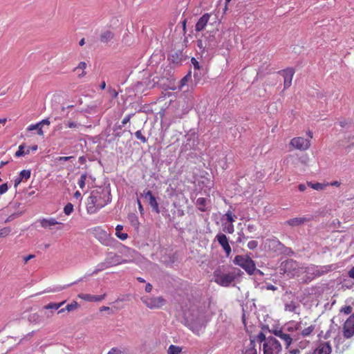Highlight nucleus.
Instances as JSON below:
<instances>
[{"label": "nucleus", "mask_w": 354, "mask_h": 354, "mask_svg": "<svg viewBox=\"0 0 354 354\" xmlns=\"http://www.w3.org/2000/svg\"><path fill=\"white\" fill-rule=\"evenodd\" d=\"M315 325H311V326H308V328H304L301 333V335L304 337L309 336L312 333V332L315 330Z\"/></svg>", "instance_id": "obj_41"}, {"label": "nucleus", "mask_w": 354, "mask_h": 354, "mask_svg": "<svg viewBox=\"0 0 354 354\" xmlns=\"http://www.w3.org/2000/svg\"><path fill=\"white\" fill-rule=\"evenodd\" d=\"M10 232V229L9 227H3L0 230V237H6Z\"/></svg>", "instance_id": "obj_52"}, {"label": "nucleus", "mask_w": 354, "mask_h": 354, "mask_svg": "<svg viewBox=\"0 0 354 354\" xmlns=\"http://www.w3.org/2000/svg\"><path fill=\"white\" fill-rule=\"evenodd\" d=\"M123 230L122 225H118L115 227V236L120 240L124 241L128 238L127 233H122L121 230Z\"/></svg>", "instance_id": "obj_30"}, {"label": "nucleus", "mask_w": 354, "mask_h": 354, "mask_svg": "<svg viewBox=\"0 0 354 354\" xmlns=\"http://www.w3.org/2000/svg\"><path fill=\"white\" fill-rule=\"evenodd\" d=\"M64 123L66 127H68L71 129H78L80 127H81V124L80 123L73 122V121H64Z\"/></svg>", "instance_id": "obj_43"}, {"label": "nucleus", "mask_w": 354, "mask_h": 354, "mask_svg": "<svg viewBox=\"0 0 354 354\" xmlns=\"http://www.w3.org/2000/svg\"><path fill=\"white\" fill-rule=\"evenodd\" d=\"M102 207L100 205L99 203L95 198V196L91 193L90 196L87 199L86 203V211L89 214H93L97 212V210L101 209Z\"/></svg>", "instance_id": "obj_15"}, {"label": "nucleus", "mask_w": 354, "mask_h": 354, "mask_svg": "<svg viewBox=\"0 0 354 354\" xmlns=\"http://www.w3.org/2000/svg\"><path fill=\"white\" fill-rule=\"evenodd\" d=\"M44 124H46V125L50 124V121H49L48 118L44 119L35 124H30V126H28L27 130L28 131H33L35 129H38V135L43 136L44 131L42 130L41 126Z\"/></svg>", "instance_id": "obj_23"}, {"label": "nucleus", "mask_w": 354, "mask_h": 354, "mask_svg": "<svg viewBox=\"0 0 354 354\" xmlns=\"http://www.w3.org/2000/svg\"><path fill=\"white\" fill-rule=\"evenodd\" d=\"M298 269V263L292 259L283 261L280 266V270L288 276H295L297 273Z\"/></svg>", "instance_id": "obj_7"}, {"label": "nucleus", "mask_w": 354, "mask_h": 354, "mask_svg": "<svg viewBox=\"0 0 354 354\" xmlns=\"http://www.w3.org/2000/svg\"><path fill=\"white\" fill-rule=\"evenodd\" d=\"M107 91L112 98H116L118 97V93L116 91L115 88L109 87Z\"/></svg>", "instance_id": "obj_54"}, {"label": "nucleus", "mask_w": 354, "mask_h": 354, "mask_svg": "<svg viewBox=\"0 0 354 354\" xmlns=\"http://www.w3.org/2000/svg\"><path fill=\"white\" fill-rule=\"evenodd\" d=\"M134 134L136 138L142 143H146L147 142V138L142 134L141 130L136 131Z\"/></svg>", "instance_id": "obj_40"}, {"label": "nucleus", "mask_w": 354, "mask_h": 354, "mask_svg": "<svg viewBox=\"0 0 354 354\" xmlns=\"http://www.w3.org/2000/svg\"><path fill=\"white\" fill-rule=\"evenodd\" d=\"M187 58V56L183 53V50H178L171 52L168 54L167 59L175 66H180Z\"/></svg>", "instance_id": "obj_10"}, {"label": "nucleus", "mask_w": 354, "mask_h": 354, "mask_svg": "<svg viewBox=\"0 0 354 354\" xmlns=\"http://www.w3.org/2000/svg\"><path fill=\"white\" fill-rule=\"evenodd\" d=\"M87 178V174H82L80 176V178L78 180V185L81 189H83L85 187V181Z\"/></svg>", "instance_id": "obj_45"}, {"label": "nucleus", "mask_w": 354, "mask_h": 354, "mask_svg": "<svg viewBox=\"0 0 354 354\" xmlns=\"http://www.w3.org/2000/svg\"><path fill=\"white\" fill-rule=\"evenodd\" d=\"M258 241H250L248 242V248L250 249V250H255L257 247H258Z\"/></svg>", "instance_id": "obj_50"}, {"label": "nucleus", "mask_w": 354, "mask_h": 354, "mask_svg": "<svg viewBox=\"0 0 354 354\" xmlns=\"http://www.w3.org/2000/svg\"><path fill=\"white\" fill-rule=\"evenodd\" d=\"M42 312L44 313V315L47 318L51 317L53 315V314H54V312L53 310H48H48H44Z\"/></svg>", "instance_id": "obj_62"}, {"label": "nucleus", "mask_w": 354, "mask_h": 354, "mask_svg": "<svg viewBox=\"0 0 354 354\" xmlns=\"http://www.w3.org/2000/svg\"><path fill=\"white\" fill-rule=\"evenodd\" d=\"M127 218H128V220H129V223H131V225L136 230H138L140 223H139L138 217L137 216V215L134 213H130L128 214Z\"/></svg>", "instance_id": "obj_29"}, {"label": "nucleus", "mask_w": 354, "mask_h": 354, "mask_svg": "<svg viewBox=\"0 0 354 354\" xmlns=\"http://www.w3.org/2000/svg\"><path fill=\"white\" fill-rule=\"evenodd\" d=\"M308 185H310L313 189H316V190L323 189V185L319 183H309Z\"/></svg>", "instance_id": "obj_56"}, {"label": "nucleus", "mask_w": 354, "mask_h": 354, "mask_svg": "<svg viewBox=\"0 0 354 354\" xmlns=\"http://www.w3.org/2000/svg\"><path fill=\"white\" fill-rule=\"evenodd\" d=\"M352 307L351 306H345L341 309V312H344L345 314L348 315L352 312Z\"/></svg>", "instance_id": "obj_59"}, {"label": "nucleus", "mask_w": 354, "mask_h": 354, "mask_svg": "<svg viewBox=\"0 0 354 354\" xmlns=\"http://www.w3.org/2000/svg\"><path fill=\"white\" fill-rule=\"evenodd\" d=\"M242 274L243 272L239 268H234L227 273H223L221 270L217 269L214 272V281L221 286L227 287Z\"/></svg>", "instance_id": "obj_1"}, {"label": "nucleus", "mask_w": 354, "mask_h": 354, "mask_svg": "<svg viewBox=\"0 0 354 354\" xmlns=\"http://www.w3.org/2000/svg\"><path fill=\"white\" fill-rule=\"evenodd\" d=\"M108 268H111L109 264L106 263V259L104 261L99 263L97 266V268L93 271V274H97V272L104 270Z\"/></svg>", "instance_id": "obj_34"}, {"label": "nucleus", "mask_w": 354, "mask_h": 354, "mask_svg": "<svg viewBox=\"0 0 354 354\" xmlns=\"http://www.w3.org/2000/svg\"><path fill=\"white\" fill-rule=\"evenodd\" d=\"M255 341L250 339L248 347L243 351V354H257V349L255 348Z\"/></svg>", "instance_id": "obj_31"}, {"label": "nucleus", "mask_w": 354, "mask_h": 354, "mask_svg": "<svg viewBox=\"0 0 354 354\" xmlns=\"http://www.w3.org/2000/svg\"><path fill=\"white\" fill-rule=\"evenodd\" d=\"M257 340L261 343H266L268 341V337H266L265 334L263 332H260L257 335Z\"/></svg>", "instance_id": "obj_48"}, {"label": "nucleus", "mask_w": 354, "mask_h": 354, "mask_svg": "<svg viewBox=\"0 0 354 354\" xmlns=\"http://www.w3.org/2000/svg\"><path fill=\"white\" fill-rule=\"evenodd\" d=\"M133 115H134V113H131V114L126 115L122 121V125L124 126L125 124H127L130 121V120Z\"/></svg>", "instance_id": "obj_60"}, {"label": "nucleus", "mask_w": 354, "mask_h": 354, "mask_svg": "<svg viewBox=\"0 0 354 354\" xmlns=\"http://www.w3.org/2000/svg\"><path fill=\"white\" fill-rule=\"evenodd\" d=\"M108 354H124V352L118 348H112Z\"/></svg>", "instance_id": "obj_57"}, {"label": "nucleus", "mask_w": 354, "mask_h": 354, "mask_svg": "<svg viewBox=\"0 0 354 354\" xmlns=\"http://www.w3.org/2000/svg\"><path fill=\"white\" fill-rule=\"evenodd\" d=\"M78 297L85 301L99 302L105 298L106 295L104 294L101 295H92L90 294H80Z\"/></svg>", "instance_id": "obj_22"}, {"label": "nucleus", "mask_w": 354, "mask_h": 354, "mask_svg": "<svg viewBox=\"0 0 354 354\" xmlns=\"http://www.w3.org/2000/svg\"><path fill=\"white\" fill-rule=\"evenodd\" d=\"M185 325L194 333H198L205 326L204 317L199 312H192L185 317Z\"/></svg>", "instance_id": "obj_2"}, {"label": "nucleus", "mask_w": 354, "mask_h": 354, "mask_svg": "<svg viewBox=\"0 0 354 354\" xmlns=\"http://www.w3.org/2000/svg\"><path fill=\"white\" fill-rule=\"evenodd\" d=\"M19 176L23 178L24 181L28 180L31 176L30 169H24L19 172Z\"/></svg>", "instance_id": "obj_38"}, {"label": "nucleus", "mask_w": 354, "mask_h": 354, "mask_svg": "<svg viewBox=\"0 0 354 354\" xmlns=\"http://www.w3.org/2000/svg\"><path fill=\"white\" fill-rule=\"evenodd\" d=\"M192 64L194 66V71H201V66L199 64V62L196 60V58L192 57L191 59Z\"/></svg>", "instance_id": "obj_47"}, {"label": "nucleus", "mask_w": 354, "mask_h": 354, "mask_svg": "<svg viewBox=\"0 0 354 354\" xmlns=\"http://www.w3.org/2000/svg\"><path fill=\"white\" fill-rule=\"evenodd\" d=\"M252 274L255 275L257 277V276L263 277V272L261 270L257 269L256 268V264H255L254 265V270L251 272L249 275H252Z\"/></svg>", "instance_id": "obj_55"}, {"label": "nucleus", "mask_w": 354, "mask_h": 354, "mask_svg": "<svg viewBox=\"0 0 354 354\" xmlns=\"http://www.w3.org/2000/svg\"><path fill=\"white\" fill-rule=\"evenodd\" d=\"M312 219V216L296 217L286 221L285 224L291 227H297L303 225L304 223L310 222Z\"/></svg>", "instance_id": "obj_17"}, {"label": "nucleus", "mask_w": 354, "mask_h": 354, "mask_svg": "<svg viewBox=\"0 0 354 354\" xmlns=\"http://www.w3.org/2000/svg\"><path fill=\"white\" fill-rule=\"evenodd\" d=\"M195 141L191 138L187 140V143L183 146L182 151H187L194 148Z\"/></svg>", "instance_id": "obj_35"}, {"label": "nucleus", "mask_w": 354, "mask_h": 354, "mask_svg": "<svg viewBox=\"0 0 354 354\" xmlns=\"http://www.w3.org/2000/svg\"><path fill=\"white\" fill-rule=\"evenodd\" d=\"M285 308L286 310L294 312L296 309V305H295V302L291 301L290 304H286Z\"/></svg>", "instance_id": "obj_49"}, {"label": "nucleus", "mask_w": 354, "mask_h": 354, "mask_svg": "<svg viewBox=\"0 0 354 354\" xmlns=\"http://www.w3.org/2000/svg\"><path fill=\"white\" fill-rule=\"evenodd\" d=\"M295 71L293 68L288 67L278 71V73L283 77V89L288 88L292 84V80Z\"/></svg>", "instance_id": "obj_11"}, {"label": "nucleus", "mask_w": 354, "mask_h": 354, "mask_svg": "<svg viewBox=\"0 0 354 354\" xmlns=\"http://www.w3.org/2000/svg\"><path fill=\"white\" fill-rule=\"evenodd\" d=\"M65 302H66V301H63L59 302V303L50 302V303L42 307L41 311L50 310H53L54 312V310H57L61 306H62Z\"/></svg>", "instance_id": "obj_26"}, {"label": "nucleus", "mask_w": 354, "mask_h": 354, "mask_svg": "<svg viewBox=\"0 0 354 354\" xmlns=\"http://www.w3.org/2000/svg\"><path fill=\"white\" fill-rule=\"evenodd\" d=\"M73 211V205L68 203L64 207V212L66 215H70Z\"/></svg>", "instance_id": "obj_44"}, {"label": "nucleus", "mask_w": 354, "mask_h": 354, "mask_svg": "<svg viewBox=\"0 0 354 354\" xmlns=\"http://www.w3.org/2000/svg\"><path fill=\"white\" fill-rule=\"evenodd\" d=\"M215 239L218 242L220 245L223 248V250L225 251L226 256L229 257L232 249L229 244V240L225 234L223 233H218Z\"/></svg>", "instance_id": "obj_16"}, {"label": "nucleus", "mask_w": 354, "mask_h": 354, "mask_svg": "<svg viewBox=\"0 0 354 354\" xmlns=\"http://www.w3.org/2000/svg\"><path fill=\"white\" fill-rule=\"evenodd\" d=\"M272 333L281 338V339H283L286 342V348H288V347L290 346L292 342V339L290 336V335L284 333L281 329H275L272 331Z\"/></svg>", "instance_id": "obj_21"}, {"label": "nucleus", "mask_w": 354, "mask_h": 354, "mask_svg": "<svg viewBox=\"0 0 354 354\" xmlns=\"http://www.w3.org/2000/svg\"><path fill=\"white\" fill-rule=\"evenodd\" d=\"M191 74H192V72L189 71V73L180 80V85H179L180 88H182L184 86H185L187 84V83L188 82V81H189L191 80V77H192Z\"/></svg>", "instance_id": "obj_37"}, {"label": "nucleus", "mask_w": 354, "mask_h": 354, "mask_svg": "<svg viewBox=\"0 0 354 354\" xmlns=\"http://www.w3.org/2000/svg\"><path fill=\"white\" fill-rule=\"evenodd\" d=\"M205 39V42L208 45V48H214L217 46V42L216 41V37L214 34L209 33L207 36L204 35Z\"/></svg>", "instance_id": "obj_27"}, {"label": "nucleus", "mask_w": 354, "mask_h": 354, "mask_svg": "<svg viewBox=\"0 0 354 354\" xmlns=\"http://www.w3.org/2000/svg\"><path fill=\"white\" fill-rule=\"evenodd\" d=\"M234 263L244 269L248 274L254 270L255 263L248 256L236 255L234 257Z\"/></svg>", "instance_id": "obj_5"}, {"label": "nucleus", "mask_w": 354, "mask_h": 354, "mask_svg": "<svg viewBox=\"0 0 354 354\" xmlns=\"http://www.w3.org/2000/svg\"><path fill=\"white\" fill-rule=\"evenodd\" d=\"M197 46L203 52L205 51V48H208V45L206 44V42L205 41V44H204V42L203 41V40L201 39H198L197 41Z\"/></svg>", "instance_id": "obj_46"}, {"label": "nucleus", "mask_w": 354, "mask_h": 354, "mask_svg": "<svg viewBox=\"0 0 354 354\" xmlns=\"http://www.w3.org/2000/svg\"><path fill=\"white\" fill-rule=\"evenodd\" d=\"M142 301L150 309L160 308L166 304V300L162 297H143Z\"/></svg>", "instance_id": "obj_8"}, {"label": "nucleus", "mask_w": 354, "mask_h": 354, "mask_svg": "<svg viewBox=\"0 0 354 354\" xmlns=\"http://www.w3.org/2000/svg\"><path fill=\"white\" fill-rule=\"evenodd\" d=\"M223 230L226 233L232 234L234 230L233 224L230 223L227 226L223 227Z\"/></svg>", "instance_id": "obj_51"}, {"label": "nucleus", "mask_w": 354, "mask_h": 354, "mask_svg": "<svg viewBox=\"0 0 354 354\" xmlns=\"http://www.w3.org/2000/svg\"><path fill=\"white\" fill-rule=\"evenodd\" d=\"M332 348L330 342H322L314 351L313 354H330Z\"/></svg>", "instance_id": "obj_20"}, {"label": "nucleus", "mask_w": 354, "mask_h": 354, "mask_svg": "<svg viewBox=\"0 0 354 354\" xmlns=\"http://www.w3.org/2000/svg\"><path fill=\"white\" fill-rule=\"evenodd\" d=\"M224 216L225 217L226 221L230 223H232L234 221V219L233 218L232 214L230 211H228Z\"/></svg>", "instance_id": "obj_53"}, {"label": "nucleus", "mask_w": 354, "mask_h": 354, "mask_svg": "<svg viewBox=\"0 0 354 354\" xmlns=\"http://www.w3.org/2000/svg\"><path fill=\"white\" fill-rule=\"evenodd\" d=\"M332 225L334 226V227L339 228L341 226V222L338 219H335L333 221Z\"/></svg>", "instance_id": "obj_64"}, {"label": "nucleus", "mask_w": 354, "mask_h": 354, "mask_svg": "<svg viewBox=\"0 0 354 354\" xmlns=\"http://www.w3.org/2000/svg\"><path fill=\"white\" fill-rule=\"evenodd\" d=\"M40 223L42 227L47 228L55 225H59L63 226L64 223L57 221L55 218H43L40 220ZM58 230H61L62 227H57Z\"/></svg>", "instance_id": "obj_24"}, {"label": "nucleus", "mask_w": 354, "mask_h": 354, "mask_svg": "<svg viewBox=\"0 0 354 354\" xmlns=\"http://www.w3.org/2000/svg\"><path fill=\"white\" fill-rule=\"evenodd\" d=\"M195 204L197 206L198 209L201 212H207L209 210L208 208L206 207V205H207V198H206L201 197V198H197Z\"/></svg>", "instance_id": "obj_28"}, {"label": "nucleus", "mask_w": 354, "mask_h": 354, "mask_svg": "<svg viewBox=\"0 0 354 354\" xmlns=\"http://www.w3.org/2000/svg\"><path fill=\"white\" fill-rule=\"evenodd\" d=\"M86 62H81L79 64V65L74 68V71L78 73L80 70H82V73L78 74V77H82L84 76V75L86 74V73L84 71V69L86 68Z\"/></svg>", "instance_id": "obj_32"}, {"label": "nucleus", "mask_w": 354, "mask_h": 354, "mask_svg": "<svg viewBox=\"0 0 354 354\" xmlns=\"http://www.w3.org/2000/svg\"><path fill=\"white\" fill-rule=\"evenodd\" d=\"M339 124L341 127L345 128L348 127V122L346 120L344 119L339 122Z\"/></svg>", "instance_id": "obj_63"}, {"label": "nucleus", "mask_w": 354, "mask_h": 354, "mask_svg": "<svg viewBox=\"0 0 354 354\" xmlns=\"http://www.w3.org/2000/svg\"><path fill=\"white\" fill-rule=\"evenodd\" d=\"M201 71H204L203 68H201V71H194V78L195 84H197L200 80H201L202 76L203 75V73Z\"/></svg>", "instance_id": "obj_39"}, {"label": "nucleus", "mask_w": 354, "mask_h": 354, "mask_svg": "<svg viewBox=\"0 0 354 354\" xmlns=\"http://www.w3.org/2000/svg\"><path fill=\"white\" fill-rule=\"evenodd\" d=\"M343 335L349 339L354 335V314L351 315L345 322L343 327Z\"/></svg>", "instance_id": "obj_12"}, {"label": "nucleus", "mask_w": 354, "mask_h": 354, "mask_svg": "<svg viewBox=\"0 0 354 354\" xmlns=\"http://www.w3.org/2000/svg\"><path fill=\"white\" fill-rule=\"evenodd\" d=\"M210 17L211 15L209 13H205L203 16H201L196 24L195 30L196 32L203 31L205 28Z\"/></svg>", "instance_id": "obj_19"}, {"label": "nucleus", "mask_w": 354, "mask_h": 354, "mask_svg": "<svg viewBox=\"0 0 354 354\" xmlns=\"http://www.w3.org/2000/svg\"><path fill=\"white\" fill-rule=\"evenodd\" d=\"M182 351V348L178 346L170 345L167 350L168 354H179Z\"/></svg>", "instance_id": "obj_33"}, {"label": "nucleus", "mask_w": 354, "mask_h": 354, "mask_svg": "<svg viewBox=\"0 0 354 354\" xmlns=\"http://www.w3.org/2000/svg\"><path fill=\"white\" fill-rule=\"evenodd\" d=\"M142 197H144L145 201L148 203V205L151 208V210L157 214L160 212L158 203L157 202L156 197L153 194L152 192L149 189H145L143 193L140 194Z\"/></svg>", "instance_id": "obj_9"}, {"label": "nucleus", "mask_w": 354, "mask_h": 354, "mask_svg": "<svg viewBox=\"0 0 354 354\" xmlns=\"http://www.w3.org/2000/svg\"><path fill=\"white\" fill-rule=\"evenodd\" d=\"M290 145L297 149L304 151L310 147V142L308 139L301 137H297L291 140Z\"/></svg>", "instance_id": "obj_14"}, {"label": "nucleus", "mask_w": 354, "mask_h": 354, "mask_svg": "<svg viewBox=\"0 0 354 354\" xmlns=\"http://www.w3.org/2000/svg\"><path fill=\"white\" fill-rule=\"evenodd\" d=\"M8 190V183H5L0 185V194H5Z\"/></svg>", "instance_id": "obj_58"}, {"label": "nucleus", "mask_w": 354, "mask_h": 354, "mask_svg": "<svg viewBox=\"0 0 354 354\" xmlns=\"http://www.w3.org/2000/svg\"><path fill=\"white\" fill-rule=\"evenodd\" d=\"M266 241V245L269 250L277 254L283 252L285 246L277 238L268 239Z\"/></svg>", "instance_id": "obj_13"}, {"label": "nucleus", "mask_w": 354, "mask_h": 354, "mask_svg": "<svg viewBox=\"0 0 354 354\" xmlns=\"http://www.w3.org/2000/svg\"><path fill=\"white\" fill-rule=\"evenodd\" d=\"M114 36L115 34L112 31L106 30L101 33L100 40L102 43L106 44L110 41Z\"/></svg>", "instance_id": "obj_25"}, {"label": "nucleus", "mask_w": 354, "mask_h": 354, "mask_svg": "<svg viewBox=\"0 0 354 354\" xmlns=\"http://www.w3.org/2000/svg\"><path fill=\"white\" fill-rule=\"evenodd\" d=\"M91 194L102 207L111 201V190L108 187H99L93 190Z\"/></svg>", "instance_id": "obj_4"}, {"label": "nucleus", "mask_w": 354, "mask_h": 354, "mask_svg": "<svg viewBox=\"0 0 354 354\" xmlns=\"http://www.w3.org/2000/svg\"><path fill=\"white\" fill-rule=\"evenodd\" d=\"M263 354H279L282 347L279 342L272 336L268 337L266 343L263 345Z\"/></svg>", "instance_id": "obj_6"}, {"label": "nucleus", "mask_w": 354, "mask_h": 354, "mask_svg": "<svg viewBox=\"0 0 354 354\" xmlns=\"http://www.w3.org/2000/svg\"><path fill=\"white\" fill-rule=\"evenodd\" d=\"M106 259V263L109 264L110 267H113V266L127 262V260L122 259L121 256L116 254H113V253L109 254V255L107 256Z\"/></svg>", "instance_id": "obj_18"}, {"label": "nucleus", "mask_w": 354, "mask_h": 354, "mask_svg": "<svg viewBox=\"0 0 354 354\" xmlns=\"http://www.w3.org/2000/svg\"><path fill=\"white\" fill-rule=\"evenodd\" d=\"M90 233L97 239L100 243L105 246H113L116 240L111 236L102 227L97 226L89 230Z\"/></svg>", "instance_id": "obj_3"}, {"label": "nucleus", "mask_w": 354, "mask_h": 354, "mask_svg": "<svg viewBox=\"0 0 354 354\" xmlns=\"http://www.w3.org/2000/svg\"><path fill=\"white\" fill-rule=\"evenodd\" d=\"M30 153V149H27L26 151H24V145H21L19 147L18 150L16 151L15 156V157H20L24 156L26 154H28Z\"/></svg>", "instance_id": "obj_36"}, {"label": "nucleus", "mask_w": 354, "mask_h": 354, "mask_svg": "<svg viewBox=\"0 0 354 354\" xmlns=\"http://www.w3.org/2000/svg\"><path fill=\"white\" fill-rule=\"evenodd\" d=\"M80 306L76 301H73L71 304L66 306L65 309L68 312L77 309Z\"/></svg>", "instance_id": "obj_42"}, {"label": "nucleus", "mask_w": 354, "mask_h": 354, "mask_svg": "<svg viewBox=\"0 0 354 354\" xmlns=\"http://www.w3.org/2000/svg\"><path fill=\"white\" fill-rule=\"evenodd\" d=\"M248 236H245L243 232L239 233V237L236 239L237 243H241L243 240L248 239Z\"/></svg>", "instance_id": "obj_61"}]
</instances>
